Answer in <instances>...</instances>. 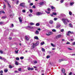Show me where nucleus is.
<instances>
[{"label":"nucleus","instance_id":"obj_1","mask_svg":"<svg viewBox=\"0 0 75 75\" xmlns=\"http://www.w3.org/2000/svg\"><path fill=\"white\" fill-rule=\"evenodd\" d=\"M62 21H63L65 25L67 24V22H68V23H69L70 22V21H68V20L67 19H62Z\"/></svg>","mask_w":75,"mask_h":75},{"label":"nucleus","instance_id":"obj_47","mask_svg":"<svg viewBox=\"0 0 75 75\" xmlns=\"http://www.w3.org/2000/svg\"><path fill=\"white\" fill-rule=\"evenodd\" d=\"M16 60H19V57H16Z\"/></svg>","mask_w":75,"mask_h":75},{"label":"nucleus","instance_id":"obj_56","mask_svg":"<svg viewBox=\"0 0 75 75\" xmlns=\"http://www.w3.org/2000/svg\"><path fill=\"white\" fill-rule=\"evenodd\" d=\"M46 35H47V36H49L50 35H49V34H47V33H46Z\"/></svg>","mask_w":75,"mask_h":75},{"label":"nucleus","instance_id":"obj_17","mask_svg":"<svg viewBox=\"0 0 75 75\" xmlns=\"http://www.w3.org/2000/svg\"><path fill=\"white\" fill-rule=\"evenodd\" d=\"M4 71L5 72H7L8 71V69H4Z\"/></svg>","mask_w":75,"mask_h":75},{"label":"nucleus","instance_id":"obj_8","mask_svg":"<svg viewBox=\"0 0 75 75\" xmlns=\"http://www.w3.org/2000/svg\"><path fill=\"white\" fill-rule=\"evenodd\" d=\"M65 61V60L64 59H60L59 60L58 62H61L62 61Z\"/></svg>","mask_w":75,"mask_h":75},{"label":"nucleus","instance_id":"obj_42","mask_svg":"<svg viewBox=\"0 0 75 75\" xmlns=\"http://www.w3.org/2000/svg\"><path fill=\"white\" fill-rule=\"evenodd\" d=\"M64 31V29H62L60 30V31H61V32H63Z\"/></svg>","mask_w":75,"mask_h":75},{"label":"nucleus","instance_id":"obj_45","mask_svg":"<svg viewBox=\"0 0 75 75\" xmlns=\"http://www.w3.org/2000/svg\"><path fill=\"white\" fill-rule=\"evenodd\" d=\"M42 51H43V52L45 51V50L43 48H42Z\"/></svg>","mask_w":75,"mask_h":75},{"label":"nucleus","instance_id":"obj_3","mask_svg":"<svg viewBox=\"0 0 75 75\" xmlns=\"http://www.w3.org/2000/svg\"><path fill=\"white\" fill-rule=\"evenodd\" d=\"M43 14V13L41 12H38L36 13V15L37 16H41V15Z\"/></svg>","mask_w":75,"mask_h":75},{"label":"nucleus","instance_id":"obj_48","mask_svg":"<svg viewBox=\"0 0 75 75\" xmlns=\"http://www.w3.org/2000/svg\"><path fill=\"white\" fill-rule=\"evenodd\" d=\"M64 0H62L60 1V2L61 3H62L64 2Z\"/></svg>","mask_w":75,"mask_h":75},{"label":"nucleus","instance_id":"obj_10","mask_svg":"<svg viewBox=\"0 0 75 75\" xmlns=\"http://www.w3.org/2000/svg\"><path fill=\"white\" fill-rule=\"evenodd\" d=\"M25 38L27 41H28V40H29V38H28L27 36H25Z\"/></svg>","mask_w":75,"mask_h":75},{"label":"nucleus","instance_id":"obj_20","mask_svg":"<svg viewBox=\"0 0 75 75\" xmlns=\"http://www.w3.org/2000/svg\"><path fill=\"white\" fill-rule=\"evenodd\" d=\"M35 39V40H38V38L37 36H35L34 37Z\"/></svg>","mask_w":75,"mask_h":75},{"label":"nucleus","instance_id":"obj_11","mask_svg":"<svg viewBox=\"0 0 75 75\" xmlns=\"http://www.w3.org/2000/svg\"><path fill=\"white\" fill-rule=\"evenodd\" d=\"M44 4V2H40V6H42Z\"/></svg>","mask_w":75,"mask_h":75},{"label":"nucleus","instance_id":"obj_13","mask_svg":"<svg viewBox=\"0 0 75 75\" xmlns=\"http://www.w3.org/2000/svg\"><path fill=\"white\" fill-rule=\"evenodd\" d=\"M68 33H69V34H74V32H71V31H69L68 32Z\"/></svg>","mask_w":75,"mask_h":75},{"label":"nucleus","instance_id":"obj_36","mask_svg":"<svg viewBox=\"0 0 75 75\" xmlns=\"http://www.w3.org/2000/svg\"><path fill=\"white\" fill-rule=\"evenodd\" d=\"M21 59H24V57H20Z\"/></svg>","mask_w":75,"mask_h":75},{"label":"nucleus","instance_id":"obj_52","mask_svg":"<svg viewBox=\"0 0 75 75\" xmlns=\"http://www.w3.org/2000/svg\"><path fill=\"white\" fill-rule=\"evenodd\" d=\"M34 64H37V61H34Z\"/></svg>","mask_w":75,"mask_h":75},{"label":"nucleus","instance_id":"obj_27","mask_svg":"<svg viewBox=\"0 0 75 75\" xmlns=\"http://www.w3.org/2000/svg\"><path fill=\"white\" fill-rule=\"evenodd\" d=\"M15 64L16 65H18V62H15Z\"/></svg>","mask_w":75,"mask_h":75},{"label":"nucleus","instance_id":"obj_64","mask_svg":"<svg viewBox=\"0 0 75 75\" xmlns=\"http://www.w3.org/2000/svg\"><path fill=\"white\" fill-rule=\"evenodd\" d=\"M72 72H70L69 74V75H72Z\"/></svg>","mask_w":75,"mask_h":75},{"label":"nucleus","instance_id":"obj_6","mask_svg":"<svg viewBox=\"0 0 75 75\" xmlns=\"http://www.w3.org/2000/svg\"><path fill=\"white\" fill-rule=\"evenodd\" d=\"M28 71H30V70H34V69L33 68H30V67H28Z\"/></svg>","mask_w":75,"mask_h":75},{"label":"nucleus","instance_id":"obj_14","mask_svg":"<svg viewBox=\"0 0 75 75\" xmlns=\"http://www.w3.org/2000/svg\"><path fill=\"white\" fill-rule=\"evenodd\" d=\"M38 44H39V43L38 42H37L36 43H35V45L36 46H37V45H38Z\"/></svg>","mask_w":75,"mask_h":75},{"label":"nucleus","instance_id":"obj_2","mask_svg":"<svg viewBox=\"0 0 75 75\" xmlns=\"http://www.w3.org/2000/svg\"><path fill=\"white\" fill-rule=\"evenodd\" d=\"M62 37V34H59L57 35L55 37V38L56 39H58V38H61V37Z\"/></svg>","mask_w":75,"mask_h":75},{"label":"nucleus","instance_id":"obj_24","mask_svg":"<svg viewBox=\"0 0 75 75\" xmlns=\"http://www.w3.org/2000/svg\"><path fill=\"white\" fill-rule=\"evenodd\" d=\"M49 35H52V32H50L49 33Z\"/></svg>","mask_w":75,"mask_h":75},{"label":"nucleus","instance_id":"obj_37","mask_svg":"<svg viewBox=\"0 0 75 75\" xmlns=\"http://www.w3.org/2000/svg\"><path fill=\"white\" fill-rule=\"evenodd\" d=\"M30 25H34V23H30Z\"/></svg>","mask_w":75,"mask_h":75},{"label":"nucleus","instance_id":"obj_28","mask_svg":"<svg viewBox=\"0 0 75 75\" xmlns=\"http://www.w3.org/2000/svg\"><path fill=\"white\" fill-rule=\"evenodd\" d=\"M11 28L14 27V25H13V24H11Z\"/></svg>","mask_w":75,"mask_h":75},{"label":"nucleus","instance_id":"obj_61","mask_svg":"<svg viewBox=\"0 0 75 75\" xmlns=\"http://www.w3.org/2000/svg\"><path fill=\"white\" fill-rule=\"evenodd\" d=\"M33 3H31L30 4V6H33Z\"/></svg>","mask_w":75,"mask_h":75},{"label":"nucleus","instance_id":"obj_38","mask_svg":"<svg viewBox=\"0 0 75 75\" xmlns=\"http://www.w3.org/2000/svg\"><path fill=\"white\" fill-rule=\"evenodd\" d=\"M1 12L2 13H3V14H5V12L4 11H1Z\"/></svg>","mask_w":75,"mask_h":75},{"label":"nucleus","instance_id":"obj_31","mask_svg":"<svg viewBox=\"0 0 75 75\" xmlns=\"http://www.w3.org/2000/svg\"><path fill=\"white\" fill-rule=\"evenodd\" d=\"M6 5L5 4H4V9H6Z\"/></svg>","mask_w":75,"mask_h":75},{"label":"nucleus","instance_id":"obj_53","mask_svg":"<svg viewBox=\"0 0 75 75\" xmlns=\"http://www.w3.org/2000/svg\"><path fill=\"white\" fill-rule=\"evenodd\" d=\"M66 44H70V42H67L66 43Z\"/></svg>","mask_w":75,"mask_h":75},{"label":"nucleus","instance_id":"obj_46","mask_svg":"<svg viewBox=\"0 0 75 75\" xmlns=\"http://www.w3.org/2000/svg\"><path fill=\"white\" fill-rule=\"evenodd\" d=\"M72 45H75V42H73L72 43Z\"/></svg>","mask_w":75,"mask_h":75},{"label":"nucleus","instance_id":"obj_7","mask_svg":"<svg viewBox=\"0 0 75 75\" xmlns=\"http://www.w3.org/2000/svg\"><path fill=\"white\" fill-rule=\"evenodd\" d=\"M27 28H31V29H33V28H35V27H33V26H28L27 27Z\"/></svg>","mask_w":75,"mask_h":75},{"label":"nucleus","instance_id":"obj_21","mask_svg":"<svg viewBox=\"0 0 75 75\" xmlns=\"http://www.w3.org/2000/svg\"><path fill=\"white\" fill-rule=\"evenodd\" d=\"M74 4V2H71L70 3V6H72L73 4Z\"/></svg>","mask_w":75,"mask_h":75},{"label":"nucleus","instance_id":"obj_12","mask_svg":"<svg viewBox=\"0 0 75 75\" xmlns=\"http://www.w3.org/2000/svg\"><path fill=\"white\" fill-rule=\"evenodd\" d=\"M14 67V66H11V65H9V68H10V69H11L12 68H13Z\"/></svg>","mask_w":75,"mask_h":75},{"label":"nucleus","instance_id":"obj_32","mask_svg":"<svg viewBox=\"0 0 75 75\" xmlns=\"http://www.w3.org/2000/svg\"><path fill=\"white\" fill-rule=\"evenodd\" d=\"M0 73L1 74H3V71L2 70L1 71H0Z\"/></svg>","mask_w":75,"mask_h":75},{"label":"nucleus","instance_id":"obj_18","mask_svg":"<svg viewBox=\"0 0 75 75\" xmlns=\"http://www.w3.org/2000/svg\"><path fill=\"white\" fill-rule=\"evenodd\" d=\"M51 45L53 47H55V45H54V44H53V43H51Z\"/></svg>","mask_w":75,"mask_h":75},{"label":"nucleus","instance_id":"obj_15","mask_svg":"<svg viewBox=\"0 0 75 75\" xmlns=\"http://www.w3.org/2000/svg\"><path fill=\"white\" fill-rule=\"evenodd\" d=\"M69 25L70 27H71V28H72V27H73L72 25V24H71V23H70L69 24Z\"/></svg>","mask_w":75,"mask_h":75},{"label":"nucleus","instance_id":"obj_29","mask_svg":"<svg viewBox=\"0 0 75 75\" xmlns=\"http://www.w3.org/2000/svg\"><path fill=\"white\" fill-rule=\"evenodd\" d=\"M18 50L17 51L15 50V53H16V54H18Z\"/></svg>","mask_w":75,"mask_h":75},{"label":"nucleus","instance_id":"obj_40","mask_svg":"<svg viewBox=\"0 0 75 75\" xmlns=\"http://www.w3.org/2000/svg\"><path fill=\"white\" fill-rule=\"evenodd\" d=\"M29 11L30 13H33V10L32 9H30Z\"/></svg>","mask_w":75,"mask_h":75},{"label":"nucleus","instance_id":"obj_58","mask_svg":"<svg viewBox=\"0 0 75 75\" xmlns=\"http://www.w3.org/2000/svg\"><path fill=\"white\" fill-rule=\"evenodd\" d=\"M29 16L30 17H31V16H32V14H29Z\"/></svg>","mask_w":75,"mask_h":75},{"label":"nucleus","instance_id":"obj_35","mask_svg":"<svg viewBox=\"0 0 75 75\" xmlns=\"http://www.w3.org/2000/svg\"><path fill=\"white\" fill-rule=\"evenodd\" d=\"M19 22H20V23H22V21H23L22 19H19Z\"/></svg>","mask_w":75,"mask_h":75},{"label":"nucleus","instance_id":"obj_54","mask_svg":"<svg viewBox=\"0 0 75 75\" xmlns=\"http://www.w3.org/2000/svg\"><path fill=\"white\" fill-rule=\"evenodd\" d=\"M3 59V60H4V61H6V59L4 58H2V59Z\"/></svg>","mask_w":75,"mask_h":75},{"label":"nucleus","instance_id":"obj_39","mask_svg":"<svg viewBox=\"0 0 75 75\" xmlns=\"http://www.w3.org/2000/svg\"><path fill=\"white\" fill-rule=\"evenodd\" d=\"M69 14L70 16H71L72 15V12L71 11L69 12Z\"/></svg>","mask_w":75,"mask_h":75},{"label":"nucleus","instance_id":"obj_62","mask_svg":"<svg viewBox=\"0 0 75 75\" xmlns=\"http://www.w3.org/2000/svg\"><path fill=\"white\" fill-rule=\"evenodd\" d=\"M8 6L9 7H11V6L10 5V4H8Z\"/></svg>","mask_w":75,"mask_h":75},{"label":"nucleus","instance_id":"obj_41","mask_svg":"<svg viewBox=\"0 0 75 75\" xmlns=\"http://www.w3.org/2000/svg\"><path fill=\"white\" fill-rule=\"evenodd\" d=\"M47 58H50V56H47L46 57Z\"/></svg>","mask_w":75,"mask_h":75},{"label":"nucleus","instance_id":"obj_50","mask_svg":"<svg viewBox=\"0 0 75 75\" xmlns=\"http://www.w3.org/2000/svg\"><path fill=\"white\" fill-rule=\"evenodd\" d=\"M22 12L23 13H25V10H22Z\"/></svg>","mask_w":75,"mask_h":75},{"label":"nucleus","instance_id":"obj_19","mask_svg":"<svg viewBox=\"0 0 75 75\" xmlns=\"http://www.w3.org/2000/svg\"><path fill=\"white\" fill-rule=\"evenodd\" d=\"M60 27H61V25H57L56 27V28H59Z\"/></svg>","mask_w":75,"mask_h":75},{"label":"nucleus","instance_id":"obj_33","mask_svg":"<svg viewBox=\"0 0 75 75\" xmlns=\"http://www.w3.org/2000/svg\"><path fill=\"white\" fill-rule=\"evenodd\" d=\"M44 42H42L41 43V45H44Z\"/></svg>","mask_w":75,"mask_h":75},{"label":"nucleus","instance_id":"obj_23","mask_svg":"<svg viewBox=\"0 0 75 75\" xmlns=\"http://www.w3.org/2000/svg\"><path fill=\"white\" fill-rule=\"evenodd\" d=\"M51 8H52V9H55V7L52 6H51Z\"/></svg>","mask_w":75,"mask_h":75},{"label":"nucleus","instance_id":"obj_59","mask_svg":"<svg viewBox=\"0 0 75 75\" xmlns=\"http://www.w3.org/2000/svg\"><path fill=\"white\" fill-rule=\"evenodd\" d=\"M0 52L1 53V54H3V52L2 51H0Z\"/></svg>","mask_w":75,"mask_h":75},{"label":"nucleus","instance_id":"obj_9","mask_svg":"<svg viewBox=\"0 0 75 75\" xmlns=\"http://www.w3.org/2000/svg\"><path fill=\"white\" fill-rule=\"evenodd\" d=\"M62 72L63 74L65 73V69H62Z\"/></svg>","mask_w":75,"mask_h":75},{"label":"nucleus","instance_id":"obj_4","mask_svg":"<svg viewBox=\"0 0 75 75\" xmlns=\"http://www.w3.org/2000/svg\"><path fill=\"white\" fill-rule=\"evenodd\" d=\"M20 6L23 7H25V4L24 3H22L20 4Z\"/></svg>","mask_w":75,"mask_h":75},{"label":"nucleus","instance_id":"obj_55","mask_svg":"<svg viewBox=\"0 0 75 75\" xmlns=\"http://www.w3.org/2000/svg\"><path fill=\"white\" fill-rule=\"evenodd\" d=\"M66 35H67V36H69V33H66Z\"/></svg>","mask_w":75,"mask_h":75},{"label":"nucleus","instance_id":"obj_22","mask_svg":"<svg viewBox=\"0 0 75 75\" xmlns=\"http://www.w3.org/2000/svg\"><path fill=\"white\" fill-rule=\"evenodd\" d=\"M49 23L50 24H52V23H53V21L52 20H51L50 21Z\"/></svg>","mask_w":75,"mask_h":75},{"label":"nucleus","instance_id":"obj_43","mask_svg":"<svg viewBox=\"0 0 75 75\" xmlns=\"http://www.w3.org/2000/svg\"><path fill=\"white\" fill-rule=\"evenodd\" d=\"M52 31H53V32H55L56 31V30L55 29H53L52 30Z\"/></svg>","mask_w":75,"mask_h":75},{"label":"nucleus","instance_id":"obj_34","mask_svg":"<svg viewBox=\"0 0 75 75\" xmlns=\"http://www.w3.org/2000/svg\"><path fill=\"white\" fill-rule=\"evenodd\" d=\"M47 10H48V11H51V8H48L47 9Z\"/></svg>","mask_w":75,"mask_h":75},{"label":"nucleus","instance_id":"obj_49","mask_svg":"<svg viewBox=\"0 0 75 75\" xmlns=\"http://www.w3.org/2000/svg\"><path fill=\"white\" fill-rule=\"evenodd\" d=\"M21 68H19L18 69L19 71H21Z\"/></svg>","mask_w":75,"mask_h":75},{"label":"nucleus","instance_id":"obj_51","mask_svg":"<svg viewBox=\"0 0 75 75\" xmlns=\"http://www.w3.org/2000/svg\"><path fill=\"white\" fill-rule=\"evenodd\" d=\"M3 23H4L3 22H0V25L3 24Z\"/></svg>","mask_w":75,"mask_h":75},{"label":"nucleus","instance_id":"obj_60","mask_svg":"<svg viewBox=\"0 0 75 75\" xmlns=\"http://www.w3.org/2000/svg\"><path fill=\"white\" fill-rule=\"evenodd\" d=\"M33 8H35V6H33Z\"/></svg>","mask_w":75,"mask_h":75},{"label":"nucleus","instance_id":"obj_63","mask_svg":"<svg viewBox=\"0 0 75 75\" xmlns=\"http://www.w3.org/2000/svg\"><path fill=\"white\" fill-rule=\"evenodd\" d=\"M18 3H19V1H18V0L17 1V2H16V4H18Z\"/></svg>","mask_w":75,"mask_h":75},{"label":"nucleus","instance_id":"obj_26","mask_svg":"<svg viewBox=\"0 0 75 75\" xmlns=\"http://www.w3.org/2000/svg\"><path fill=\"white\" fill-rule=\"evenodd\" d=\"M6 18H7V16H3L2 17V18H4V19Z\"/></svg>","mask_w":75,"mask_h":75},{"label":"nucleus","instance_id":"obj_16","mask_svg":"<svg viewBox=\"0 0 75 75\" xmlns=\"http://www.w3.org/2000/svg\"><path fill=\"white\" fill-rule=\"evenodd\" d=\"M35 33L36 34H39V32H38V30H36V31Z\"/></svg>","mask_w":75,"mask_h":75},{"label":"nucleus","instance_id":"obj_44","mask_svg":"<svg viewBox=\"0 0 75 75\" xmlns=\"http://www.w3.org/2000/svg\"><path fill=\"white\" fill-rule=\"evenodd\" d=\"M45 11L47 14H50V12H47L46 11Z\"/></svg>","mask_w":75,"mask_h":75},{"label":"nucleus","instance_id":"obj_25","mask_svg":"<svg viewBox=\"0 0 75 75\" xmlns=\"http://www.w3.org/2000/svg\"><path fill=\"white\" fill-rule=\"evenodd\" d=\"M53 15H54V16L57 15V13H55L53 12L52 13Z\"/></svg>","mask_w":75,"mask_h":75},{"label":"nucleus","instance_id":"obj_5","mask_svg":"<svg viewBox=\"0 0 75 75\" xmlns=\"http://www.w3.org/2000/svg\"><path fill=\"white\" fill-rule=\"evenodd\" d=\"M32 46L31 48H35V46H36L35 45V43H33L32 44Z\"/></svg>","mask_w":75,"mask_h":75},{"label":"nucleus","instance_id":"obj_57","mask_svg":"<svg viewBox=\"0 0 75 75\" xmlns=\"http://www.w3.org/2000/svg\"><path fill=\"white\" fill-rule=\"evenodd\" d=\"M68 49L69 50H72V49H71L70 48H68Z\"/></svg>","mask_w":75,"mask_h":75},{"label":"nucleus","instance_id":"obj_30","mask_svg":"<svg viewBox=\"0 0 75 75\" xmlns=\"http://www.w3.org/2000/svg\"><path fill=\"white\" fill-rule=\"evenodd\" d=\"M36 26H39V25H40V23H36Z\"/></svg>","mask_w":75,"mask_h":75}]
</instances>
